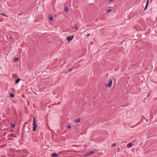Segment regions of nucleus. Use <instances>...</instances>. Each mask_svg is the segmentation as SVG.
I'll return each instance as SVG.
<instances>
[{
	"instance_id": "obj_1",
	"label": "nucleus",
	"mask_w": 157,
	"mask_h": 157,
	"mask_svg": "<svg viewBox=\"0 0 157 157\" xmlns=\"http://www.w3.org/2000/svg\"><path fill=\"white\" fill-rule=\"evenodd\" d=\"M33 123V131L34 132L35 131L36 128V120L34 118Z\"/></svg>"
},
{
	"instance_id": "obj_2",
	"label": "nucleus",
	"mask_w": 157,
	"mask_h": 157,
	"mask_svg": "<svg viewBox=\"0 0 157 157\" xmlns=\"http://www.w3.org/2000/svg\"><path fill=\"white\" fill-rule=\"evenodd\" d=\"M74 35H70L67 37L66 39L68 41H70L74 38Z\"/></svg>"
},
{
	"instance_id": "obj_3",
	"label": "nucleus",
	"mask_w": 157,
	"mask_h": 157,
	"mask_svg": "<svg viewBox=\"0 0 157 157\" xmlns=\"http://www.w3.org/2000/svg\"><path fill=\"white\" fill-rule=\"evenodd\" d=\"M109 83L108 84L107 86L109 87H111L113 82L112 80L111 79H110L109 80Z\"/></svg>"
},
{
	"instance_id": "obj_4",
	"label": "nucleus",
	"mask_w": 157,
	"mask_h": 157,
	"mask_svg": "<svg viewBox=\"0 0 157 157\" xmlns=\"http://www.w3.org/2000/svg\"><path fill=\"white\" fill-rule=\"evenodd\" d=\"M93 151H90V152H88L86 153L85 155V156H87L90 155H91L94 153Z\"/></svg>"
},
{
	"instance_id": "obj_5",
	"label": "nucleus",
	"mask_w": 157,
	"mask_h": 157,
	"mask_svg": "<svg viewBox=\"0 0 157 157\" xmlns=\"http://www.w3.org/2000/svg\"><path fill=\"white\" fill-rule=\"evenodd\" d=\"M52 157H57L58 156V155L56 153H53L52 154Z\"/></svg>"
},
{
	"instance_id": "obj_6",
	"label": "nucleus",
	"mask_w": 157,
	"mask_h": 157,
	"mask_svg": "<svg viewBox=\"0 0 157 157\" xmlns=\"http://www.w3.org/2000/svg\"><path fill=\"white\" fill-rule=\"evenodd\" d=\"M80 119L79 118L75 119L74 121V122L75 123H79L80 122Z\"/></svg>"
},
{
	"instance_id": "obj_7",
	"label": "nucleus",
	"mask_w": 157,
	"mask_h": 157,
	"mask_svg": "<svg viewBox=\"0 0 157 157\" xmlns=\"http://www.w3.org/2000/svg\"><path fill=\"white\" fill-rule=\"evenodd\" d=\"M21 79L19 78H18L16 79L15 82V83L16 84H17L21 80Z\"/></svg>"
},
{
	"instance_id": "obj_8",
	"label": "nucleus",
	"mask_w": 157,
	"mask_h": 157,
	"mask_svg": "<svg viewBox=\"0 0 157 157\" xmlns=\"http://www.w3.org/2000/svg\"><path fill=\"white\" fill-rule=\"evenodd\" d=\"M132 146V144L131 143H129L127 144V146L128 147H131Z\"/></svg>"
},
{
	"instance_id": "obj_9",
	"label": "nucleus",
	"mask_w": 157,
	"mask_h": 157,
	"mask_svg": "<svg viewBox=\"0 0 157 157\" xmlns=\"http://www.w3.org/2000/svg\"><path fill=\"white\" fill-rule=\"evenodd\" d=\"M0 15L2 16H5L6 17H7V16L6 14H5V13H0Z\"/></svg>"
},
{
	"instance_id": "obj_10",
	"label": "nucleus",
	"mask_w": 157,
	"mask_h": 157,
	"mask_svg": "<svg viewBox=\"0 0 157 157\" xmlns=\"http://www.w3.org/2000/svg\"><path fill=\"white\" fill-rule=\"evenodd\" d=\"M64 11L66 12H68V7L67 6L64 7Z\"/></svg>"
},
{
	"instance_id": "obj_11",
	"label": "nucleus",
	"mask_w": 157,
	"mask_h": 157,
	"mask_svg": "<svg viewBox=\"0 0 157 157\" xmlns=\"http://www.w3.org/2000/svg\"><path fill=\"white\" fill-rule=\"evenodd\" d=\"M74 67H72L71 68H70V69H68V70H67V71H67V73H68V72H70V71H71L72 70V69H73V68H74Z\"/></svg>"
},
{
	"instance_id": "obj_12",
	"label": "nucleus",
	"mask_w": 157,
	"mask_h": 157,
	"mask_svg": "<svg viewBox=\"0 0 157 157\" xmlns=\"http://www.w3.org/2000/svg\"><path fill=\"white\" fill-rule=\"evenodd\" d=\"M10 96L11 97L13 98L14 96V95L13 93H10Z\"/></svg>"
},
{
	"instance_id": "obj_13",
	"label": "nucleus",
	"mask_w": 157,
	"mask_h": 157,
	"mask_svg": "<svg viewBox=\"0 0 157 157\" xmlns=\"http://www.w3.org/2000/svg\"><path fill=\"white\" fill-rule=\"evenodd\" d=\"M49 19L51 21H52L53 20V17L52 16L49 17Z\"/></svg>"
},
{
	"instance_id": "obj_14",
	"label": "nucleus",
	"mask_w": 157,
	"mask_h": 157,
	"mask_svg": "<svg viewBox=\"0 0 157 157\" xmlns=\"http://www.w3.org/2000/svg\"><path fill=\"white\" fill-rule=\"evenodd\" d=\"M28 123L27 122H25V123H24V127H23V129L24 130H25V124H27Z\"/></svg>"
},
{
	"instance_id": "obj_15",
	"label": "nucleus",
	"mask_w": 157,
	"mask_h": 157,
	"mask_svg": "<svg viewBox=\"0 0 157 157\" xmlns=\"http://www.w3.org/2000/svg\"><path fill=\"white\" fill-rule=\"evenodd\" d=\"M71 147H81V146L79 145H72L71 146Z\"/></svg>"
},
{
	"instance_id": "obj_16",
	"label": "nucleus",
	"mask_w": 157,
	"mask_h": 157,
	"mask_svg": "<svg viewBox=\"0 0 157 157\" xmlns=\"http://www.w3.org/2000/svg\"><path fill=\"white\" fill-rule=\"evenodd\" d=\"M11 125L12 126V127H13V128H14L15 127V125L13 123H11Z\"/></svg>"
},
{
	"instance_id": "obj_17",
	"label": "nucleus",
	"mask_w": 157,
	"mask_h": 157,
	"mask_svg": "<svg viewBox=\"0 0 157 157\" xmlns=\"http://www.w3.org/2000/svg\"><path fill=\"white\" fill-rule=\"evenodd\" d=\"M10 136L12 137H16V136L13 134H11Z\"/></svg>"
},
{
	"instance_id": "obj_18",
	"label": "nucleus",
	"mask_w": 157,
	"mask_h": 157,
	"mask_svg": "<svg viewBox=\"0 0 157 157\" xmlns=\"http://www.w3.org/2000/svg\"><path fill=\"white\" fill-rule=\"evenodd\" d=\"M19 60L18 58L17 57H15L14 59V60L15 61H18Z\"/></svg>"
},
{
	"instance_id": "obj_19",
	"label": "nucleus",
	"mask_w": 157,
	"mask_h": 157,
	"mask_svg": "<svg viewBox=\"0 0 157 157\" xmlns=\"http://www.w3.org/2000/svg\"><path fill=\"white\" fill-rule=\"evenodd\" d=\"M111 11V10L109 9H107V12H110Z\"/></svg>"
},
{
	"instance_id": "obj_20",
	"label": "nucleus",
	"mask_w": 157,
	"mask_h": 157,
	"mask_svg": "<svg viewBox=\"0 0 157 157\" xmlns=\"http://www.w3.org/2000/svg\"><path fill=\"white\" fill-rule=\"evenodd\" d=\"M74 29H75L76 30H77L78 29V26L77 25H75Z\"/></svg>"
},
{
	"instance_id": "obj_21",
	"label": "nucleus",
	"mask_w": 157,
	"mask_h": 157,
	"mask_svg": "<svg viewBox=\"0 0 157 157\" xmlns=\"http://www.w3.org/2000/svg\"><path fill=\"white\" fill-rule=\"evenodd\" d=\"M149 0H147L146 3V5L148 6Z\"/></svg>"
},
{
	"instance_id": "obj_22",
	"label": "nucleus",
	"mask_w": 157,
	"mask_h": 157,
	"mask_svg": "<svg viewBox=\"0 0 157 157\" xmlns=\"http://www.w3.org/2000/svg\"><path fill=\"white\" fill-rule=\"evenodd\" d=\"M147 6H147V5H146L145 7L144 8V10H147Z\"/></svg>"
},
{
	"instance_id": "obj_23",
	"label": "nucleus",
	"mask_w": 157,
	"mask_h": 157,
	"mask_svg": "<svg viewBox=\"0 0 157 157\" xmlns=\"http://www.w3.org/2000/svg\"><path fill=\"white\" fill-rule=\"evenodd\" d=\"M67 127L68 128H71V126L70 125H67Z\"/></svg>"
},
{
	"instance_id": "obj_24",
	"label": "nucleus",
	"mask_w": 157,
	"mask_h": 157,
	"mask_svg": "<svg viewBox=\"0 0 157 157\" xmlns=\"http://www.w3.org/2000/svg\"><path fill=\"white\" fill-rule=\"evenodd\" d=\"M116 144V143H114V144H112L111 147H113Z\"/></svg>"
},
{
	"instance_id": "obj_25",
	"label": "nucleus",
	"mask_w": 157,
	"mask_h": 157,
	"mask_svg": "<svg viewBox=\"0 0 157 157\" xmlns=\"http://www.w3.org/2000/svg\"><path fill=\"white\" fill-rule=\"evenodd\" d=\"M27 128H28V129L27 130H26V131L27 132H29V127L28 126H27Z\"/></svg>"
},
{
	"instance_id": "obj_26",
	"label": "nucleus",
	"mask_w": 157,
	"mask_h": 157,
	"mask_svg": "<svg viewBox=\"0 0 157 157\" xmlns=\"http://www.w3.org/2000/svg\"><path fill=\"white\" fill-rule=\"evenodd\" d=\"M113 0H109V2H113Z\"/></svg>"
},
{
	"instance_id": "obj_27",
	"label": "nucleus",
	"mask_w": 157,
	"mask_h": 157,
	"mask_svg": "<svg viewBox=\"0 0 157 157\" xmlns=\"http://www.w3.org/2000/svg\"><path fill=\"white\" fill-rule=\"evenodd\" d=\"M150 94V93H149L148 94V95L147 96V97H148L149 96Z\"/></svg>"
},
{
	"instance_id": "obj_28",
	"label": "nucleus",
	"mask_w": 157,
	"mask_h": 157,
	"mask_svg": "<svg viewBox=\"0 0 157 157\" xmlns=\"http://www.w3.org/2000/svg\"><path fill=\"white\" fill-rule=\"evenodd\" d=\"M90 35V33H89L87 35V36H89Z\"/></svg>"
},
{
	"instance_id": "obj_29",
	"label": "nucleus",
	"mask_w": 157,
	"mask_h": 157,
	"mask_svg": "<svg viewBox=\"0 0 157 157\" xmlns=\"http://www.w3.org/2000/svg\"><path fill=\"white\" fill-rule=\"evenodd\" d=\"M21 15V13H19L18 14V15Z\"/></svg>"
},
{
	"instance_id": "obj_30",
	"label": "nucleus",
	"mask_w": 157,
	"mask_h": 157,
	"mask_svg": "<svg viewBox=\"0 0 157 157\" xmlns=\"http://www.w3.org/2000/svg\"><path fill=\"white\" fill-rule=\"evenodd\" d=\"M9 38L10 39H12V37L11 36H10L9 37Z\"/></svg>"
},
{
	"instance_id": "obj_31",
	"label": "nucleus",
	"mask_w": 157,
	"mask_h": 157,
	"mask_svg": "<svg viewBox=\"0 0 157 157\" xmlns=\"http://www.w3.org/2000/svg\"><path fill=\"white\" fill-rule=\"evenodd\" d=\"M155 100H157V99H156V98H155Z\"/></svg>"
},
{
	"instance_id": "obj_32",
	"label": "nucleus",
	"mask_w": 157,
	"mask_h": 157,
	"mask_svg": "<svg viewBox=\"0 0 157 157\" xmlns=\"http://www.w3.org/2000/svg\"><path fill=\"white\" fill-rule=\"evenodd\" d=\"M136 126V125H134V126H133V127H134V126Z\"/></svg>"
}]
</instances>
